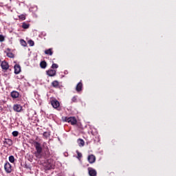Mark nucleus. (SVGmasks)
<instances>
[{
	"label": "nucleus",
	"mask_w": 176,
	"mask_h": 176,
	"mask_svg": "<svg viewBox=\"0 0 176 176\" xmlns=\"http://www.w3.org/2000/svg\"><path fill=\"white\" fill-rule=\"evenodd\" d=\"M34 145L36 148V151L34 153L36 157H37V159H42L43 153H42V146L41 145V143L34 142Z\"/></svg>",
	"instance_id": "1"
},
{
	"label": "nucleus",
	"mask_w": 176,
	"mask_h": 176,
	"mask_svg": "<svg viewBox=\"0 0 176 176\" xmlns=\"http://www.w3.org/2000/svg\"><path fill=\"white\" fill-rule=\"evenodd\" d=\"M4 170L8 174L12 173V165L9 162H6L4 165Z\"/></svg>",
	"instance_id": "2"
},
{
	"label": "nucleus",
	"mask_w": 176,
	"mask_h": 176,
	"mask_svg": "<svg viewBox=\"0 0 176 176\" xmlns=\"http://www.w3.org/2000/svg\"><path fill=\"white\" fill-rule=\"evenodd\" d=\"M65 120L68 123H71V124H76L77 123L76 118L74 117L65 118Z\"/></svg>",
	"instance_id": "3"
},
{
	"label": "nucleus",
	"mask_w": 176,
	"mask_h": 176,
	"mask_svg": "<svg viewBox=\"0 0 176 176\" xmlns=\"http://www.w3.org/2000/svg\"><path fill=\"white\" fill-rule=\"evenodd\" d=\"M1 67L3 71H8L9 69V64L5 60L1 62Z\"/></svg>",
	"instance_id": "4"
},
{
	"label": "nucleus",
	"mask_w": 176,
	"mask_h": 176,
	"mask_svg": "<svg viewBox=\"0 0 176 176\" xmlns=\"http://www.w3.org/2000/svg\"><path fill=\"white\" fill-rule=\"evenodd\" d=\"M51 104L53 108H58L60 107V102L57 100H52Z\"/></svg>",
	"instance_id": "5"
},
{
	"label": "nucleus",
	"mask_w": 176,
	"mask_h": 176,
	"mask_svg": "<svg viewBox=\"0 0 176 176\" xmlns=\"http://www.w3.org/2000/svg\"><path fill=\"white\" fill-rule=\"evenodd\" d=\"M13 109L14 111H15V112H21L23 107H21V105L20 104H14L13 107Z\"/></svg>",
	"instance_id": "6"
},
{
	"label": "nucleus",
	"mask_w": 176,
	"mask_h": 176,
	"mask_svg": "<svg viewBox=\"0 0 176 176\" xmlns=\"http://www.w3.org/2000/svg\"><path fill=\"white\" fill-rule=\"evenodd\" d=\"M14 68V74H16V75H18V74H20V72H21V67H20V65H15Z\"/></svg>",
	"instance_id": "7"
},
{
	"label": "nucleus",
	"mask_w": 176,
	"mask_h": 176,
	"mask_svg": "<svg viewBox=\"0 0 176 176\" xmlns=\"http://www.w3.org/2000/svg\"><path fill=\"white\" fill-rule=\"evenodd\" d=\"M88 172H89V175L90 176H96V175H97V171H96V170H94L92 168H88Z\"/></svg>",
	"instance_id": "8"
},
{
	"label": "nucleus",
	"mask_w": 176,
	"mask_h": 176,
	"mask_svg": "<svg viewBox=\"0 0 176 176\" xmlns=\"http://www.w3.org/2000/svg\"><path fill=\"white\" fill-rule=\"evenodd\" d=\"M4 145H8V146H12L13 142L10 139H5L3 140Z\"/></svg>",
	"instance_id": "9"
},
{
	"label": "nucleus",
	"mask_w": 176,
	"mask_h": 176,
	"mask_svg": "<svg viewBox=\"0 0 176 176\" xmlns=\"http://www.w3.org/2000/svg\"><path fill=\"white\" fill-rule=\"evenodd\" d=\"M10 52V49L8 48L5 51V53L6 54L8 57H9L10 58H13V57H14V55L13 54V53Z\"/></svg>",
	"instance_id": "10"
},
{
	"label": "nucleus",
	"mask_w": 176,
	"mask_h": 176,
	"mask_svg": "<svg viewBox=\"0 0 176 176\" xmlns=\"http://www.w3.org/2000/svg\"><path fill=\"white\" fill-rule=\"evenodd\" d=\"M88 162H89V163L93 164L94 163V162H96V156H94V155H91L88 157Z\"/></svg>",
	"instance_id": "11"
},
{
	"label": "nucleus",
	"mask_w": 176,
	"mask_h": 176,
	"mask_svg": "<svg viewBox=\"0 0 176 176\" xmlns=\"http://www.w3.org/2000/svg\"><path fill=\"white\" fill-rule=\"evenodd\" d=\"M47 75H48V76H54L56 75V70L50 69L47 71Z\"/></svg>",
	"instance_id": "12"
},
{
	"label": "nucleus",
	"mask_w": 176,
	"mask_h": 176,
	"mask_svg": "<svg viewBox=\"0 0 176 176\" xmlns=\"http://www.w3.org/2000/svg\"><path fill=\"white\" fill-rule=\"evenodd\" d=\"M20 94H19L16 91H13L11 92V97L13 98H19Z\"/></svg>",
	"instance_id": "13"
},
{
	"label": "nucleus",
	"mask_w": 176,
	"mask_h": 176,
	"mask_svg": "<svg viewBox=\"0 0 176 176\" xmlns=\"http://www.w3.org/2000/svg\"><path fill=\"white\" fill-rule=\"evenodd\" d=\"M40 67L41 68H42L43 69H45V68H46V67H47V63H46V61L43 60L40 63Z\"/></svg>",
	"instance_id": "14"
},
{
	"label": "nucleus",
	"mask_w": 176,
	"mask_h": 176,
	"mask_svg": "<svg viewBox=\"0 0 176 176\" xmlns=\"http://www.w3.org/2000/svg\"><path fill=\"white\" fill-rule=\"evenodd\" d=\"M82 82H78L76 88V91H80L82 90Z\"/></svg>",
	"instance_id": "15"
},
{
	"label": "nucleus",
	"mask_w": 176,
	"mask_h": 176,
	"mask_svg": "<svg viewBox=\"0 0 176 176\" xmlns=\"http://www.w3.org/2000/svg\"><path fill=\"white\" fill-rule=\"evenodd\" d=\"M78 144L79 146H85V141L82 139L78 140Z\"/></svg>",
	"instance_id": "16"
},
{
	"label": "nucleus",
	"mask_w": 176,
	"mask_h": 176,
	"mask_svg": "<svg viewBox=\"0 0 176 176\" xmlns=\"http://www.w3.org/2000/svg\"><path fill=\"white\" fill-rule=\"evenodd\" d=\"M45 53L46 54H49L50 56H52L53 55V52L52 51V49H48V50H45Z\"/></svg>",
	"instance_id": "17"
},
{
	"label": "nucleus",
	"mask_w": 176,
	"mask_h": 176,
	"mask_svg": "<svg viewBox=\"0 0 176 176\" xmlns=\"http://www.w3.org/2000/svg\"><path fill=\"white\" fill-rule=\"evenodd\" d=\"M22 28H24V30H28V28H30V24H27L25 23H23Z\"/></svg>",
	"instance_id": "18"
},
{
	"label": "nucleus",
	"mask_w": 176,
	"mask_h": 176,
	"mask_svg": "<svg viewBox=\"0 0 176 176\" xmlns=\"http://www.w3.org/2000/svg\"><path fill=\"white\" fill-rule=\"evenodd\" d=\"M53 87H58V81L54 80L52 82Z\"/></svg>",
	"instance_id": "19"
},
{
	"label": "nucleus",
	"mask_w": 176,
	"mask_h": 176,
	"mask_svg": "<svg viewBox=\"0 0 176 176\" xmlns=\"http://www.w3.org/2000/svg\"><path fill=\"white\" fill-rule=\"evenodd\" d=\"M43 137H44V138H49V137H50V132H44Z\"/></svg>",
	"instance_id": "20"
},
{
	"label": "nucleus",
	"mask_w": 176,
	"mask_h": 176,
	"mask_svg": "<svg viewBox=\"0 0 176 176\" xmlns=\"http://www.w3.org/2000/svg\"><path fill=\"white\" fill-rule=\"evenodd\" d=\"M9 162H10V163H14V157L13 155L9 157Z\"/></svg>",
	"instance_id": "21"
},
{
	"label": "nucleus",
	"mask_w": 176,
	"mask_h": 176,
	"mask_svg": "<svg viewBox=\"0 0 176 176\" xmlns=\"http://www.w3.org/2000/svg\"><path fill=\"white\" fill-rule=\"evenodd\" d=\"M21 45H22V46H24V47H25V46H27V43L25 42V41H24V40H21Z\"/></svg>",
	"instance_id": "22"
},
{
	"label": "nucleus",
	"mask_w": 176,
	"mask_h": 176,
	"mask_svg": "<svg viewBox=\"0 0 176 176\" xmlns=\"http://www.w3.org/2000/svg\"><path fill=\"white\" fill-rule=\"evenodd\" d=\"M13 137H17L19 135V131H14L12 132Z\"/></svg>",
	"instance_id": "23"
},
{
	"label": "nucleus",
	"mask_w": 176,
	"mask_h": 176,
	"mask_svg": "<svg viewBox=\"0 0 176 176\" xmlns=\"http://www.w3.org/2000/svg\"><path fill=\"white\" fill-rule=\"evenodd\" d=\"M28 43L30 45V46H34V41H32V40H29L28 41Z\"/></svg>",
	"instance_id": "24"
},
{
	"label": "nucleus",
	"mask_w": 176,
	"mask_h": 176,
	"mask_svg": "<svg viewBox=\"0 0 176 176\" xmlns=\"http://www.w3.org/2000/svg\"><path fill=\"white\" fill-rule=\"evenodd\" d=\"M19 18L20 19V20H25V15L24 14L19 15Z\"/></svg>",
	"instance_id": "25"
},
{
	"label": "nucleus",
	"mask_w": 176,
	"mask_h": 176,
	"mask_svg": "<svg viewBox=\"0 0 176 176\" xmlns=\"http://www.w3.org/2000/svg\"><path fill=\"white\" fill-rule=\"evenodd\" d=\"M52 68L53 69H57V68H58V65H57V64H56V63H54V64H52Z\"/></svg>",
	"instance_id": "26"
},
{
	"label": "nucleus",
	"mask_w": 176,
	"mask_h": 176,
	"mask_svg": "<svg viewBox=\"0 0 176 176\" xmlns=\"http://www.w3.org/2000/svg\"><path fill=\"white\" fill-rule=\"evenodd\" d=\"M5 41V37L2 34H0V42H3Z\"/></svg>",
	"instance_id": "27"
},
{
	"label": "nucleus",
	"mask_w": 176,
	"mask_h": 176,
	"mask_svg": "<svg viewBox=\"0 0 176 176\" xmlns=\"http://www.w3.org/2000/svg\"><path fill=\"white\" fill-rule=\"evenodd\" d=\"M78 155V158L80 159V157H82V153H80L79 151H76Z\"/></svg>",
	"instance_id": "28"
},
{
	"label": "nucleus",
	"mask_w": 176,
	"mask_h": 176,
	"mask_svg": "<svg viewBox=\"0 0 176 176\" xmlns=\"http://www.w3.org/2000/svg\"><path fill=\"white\" fill-rule=\"evenodd\" d=\"M72 101L73 102H76V96H74V97L72 98Z\"/></svg>",
	"instance_id": "29"
},
{
	"label": "nucleus",
	"mask_w": 176,
	"mask_h": 176,
	"mask_svg": "<svg viewBox=\"0 0 176 176\" xmlns=\"http://www.w3.org/2000/svg\"><path fill=\"white\" fill-rule=\"evenodd\" d=\"M0 63H1V59H0Z\"/></svg>",
	"instance_id": "30"
}]
</instances>
